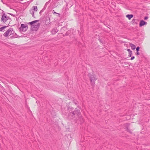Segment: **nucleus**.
Returning <instances> with one entry per match:
<instances>
[{"label": "nucleus", "mask_w": 150, "mask_h": 150, "mask_svg": "<svg viewBox=\"0 0 150 150\" xmlns=\"http://www.w3.org/2000/svg\"><path fill=\"white\" fill-rule=\"evenodd\" d=\"M38 21L37 20H35L30 22L28 24L31 25V29L33 31H36L40 26L39 23L36 24L35 23Z\"/></svg>", "instance_id": "obj_1"}, {"label": "nucleus", "mask_w": 150, "mask_h": 150, "mask_svg": "<svg viewBox=\"0 0 150 150\" xmlns=\"http://www.w3.org/2000/svg\"><path fill=\"white\" fill-rule=\"evenodd\" d=\"M28 28V25L27 24H22L19 28L20 31L21 32H25Z\"/></svg>", "instance_id": "obj_2"}, {"label": "nucleus", "mask_w": 150, "mask_h": 150, "mask_svg": "<svg viewBox=\"0 0 150 150\" xmlns=\"http://www.w3.org/2000/svg\"><path fill=\"white\" fill-rule=\"evenodd\" d=\"M13 30L12 28H10L4 33L3 35L4 37H6L8 36L9 34L11 35L12 34H13Z\"/></svg>", "instance_id": "obj_3"}, {"label": "nucleus", "mask_w": 150, "mask_h": 150, "mask_svg": "<svg viewBox=\"0 0 150 150\" xmlns=\"http://www.w3.org/2000/svg\"><path fill=\"white\" fill-rule=\"evenodd\" d=\"M38 10V8L37 6H33L32 8L30 10V13L32 15V16L33 17H35L34 16V13L35 11H37Z\"/></svg>", "instance_id": "obj_4"}, {"label": "nucleus", "mask_w": 150, "mask_h": 150, "mask_svg": "<svg viewBox=\"0 0 150 150\" xmlns=\"http://www.w3.org/2000/svg\"><path fill=\"white\" fill-rule=\"evenodd\" d=\"M1 21L5 23L8 20L7 17L5 13L3 14L1 17Z\"/></svg>", "instance_id": "obj_5"}, {"label": "nucleus", "mask_w": 150, "mask_h": 150, "mask_svg": "<svg viewBox=\"0 0 150 150\" xmlns=\"http://www.w3.org/2000/svg\"><path fill=\"white\" fill-rule=\"evenodd\" d=\"M90 79L91 81L93 83L94 82V81L96 80V78L95 75H91L90 76Z\"/></svg>", "instance_id": "obj_6"}, {"label": "nucleus", "mask_w": 150, "mask_h": 150, "mask_svg": "<svg viewBox=\"0 0 150 150\" xmlns=\"http://www.w3.org/2000/svg\"><path fill=\"white\" fill-rule=\"evenodd\" d=\"M147 24V22L144 21L142 20H141L140 21V22L139 23V26L141 27L142 26L146 25Z\"/></svg>", "instance_id": "obj_7"}, {"label": "nucleus", "mask_w": 150, "mask_h": 150, "mask_svg": "<svg viewBox=\"0 0 150 150\" xmlns=\"http://www.w3.org/2000/svg\"><path fill=\"white\" fill-rule=\"evenodd\" d=\"M72 113H73V112H70L69 114V117L71 119H73L75 117V113H74V115H73L72 114H71Z\"/></svg>", "instance_id": "obj_8"}, {"label": "nucleus", "mask_w": 150, "mask_h": 150, "mask_svg": "<svg viewBox=\"0 0 150 150\" xmlns=\"http://www.w3.org/2000/svg\"><path fill=\"white\" fill-rule=\"evenodd\" d=\"M74 113H75V115L76 114L79 115L80 114V111L79 110H75L73 112V113L71 114L74 115Z\"/></svg>", "instance_id": "obj_9"}, {"label": "nucleus", "mask_w": 150, "mask_h": 150, "mask_svg": "<svg viewBox=\"0 0 150 150\" xmlns=\"http://www.w3.org/2000/svg\"><path fill=\"white\" fill-rule=\"evenodd\" d=\"M133 16L132 14H128L126 16V17L129 20H130Z\"/></svg>", "instance_id": "obj_10"}, {"label": "nucleus", "mask_w": 150, "mask_h": 150, "mask_svg": "<svg viewBox=\"0 0 150 150\" xmlns=\"http://www.w3.org/2000/svg\"><path fill=\"white\" fill-rule=\"evenodd\" d=\"M130 45L131 47V48L132 50H134L136 48V46L135 45L132 43L130 44Z\"/></svg>", "instance_id": "obj_11"}, {"label": "nucleus", "mask_w": 150, "mask_h": 150, "mask_svg": "<svg viewBox=\"0 0 150 150\" xmlns=\"http://www.w3.org/2000/svg\"><path fill=\"white\" fill-rule=\"evenodd\" d=\"M6 26H3L0 28V31H2L4 30L5 28H6Z\"/></svg>", "instance_id": "obj_12"}, {"label": "nucleus", "mask_w": 150, "mask_h": 150, "mask_svg": "<svg viewBox=\"0 0 150 150\" xmlns=\"http://www.w3.org/2000/svg\"><path fill=\"white\" fill-rule=\"evenodd\" d=\"M137 19H133L132 20V21L133 23H134L137 24Z\"/></svg>", "instance_id": "obj_13"}, {"label": "nucleus", "mask_w": 150, "mask_h": 150, "mask_svg": "<svg viewBox=\"0 0 150 150\" xmlns=\"http://www.w3.org/2000/svg\"><path fill=\"white\" fill-rule=\"evenodd\" d=\"M139 47H137V48H136V50H137V51H139Z\"/></svg>", "instance_id": "obj_14"}, {"label": "nucleus", "mask_w": 150, "mask_h": 150, "mask_svg": "<svg viewBox=\"0 0 150 150\" xmlns=\"http://www.w3.org/2000/svg\"><path fill=\"white\" fill-rule=\"evenodd\" d=\"M127 130L130 133H131V132L130 130H129V129H128V127H127Z\"/></svg>", "instance_id": "obj_15"}, {"label": "nucleus", "mask_w": 150, "mask_h": 150, "mask_svg": "<svg viewBox=\"0 0 150 150\" xmlns=\"http://www.w3.org/2000/svg\"><path fill=\"white\" fill-rule=\"evenodd\" d=\"M52 13L53 14H55V13H56V14H59H59L58 13H57L56 12H55L54 11V10H53V11H52Z\"/></svg>", "instance_id": "obj_16"}, {"label": "nucleus", "mask_w": 150, "mask_h": 150, "mask_svg": "<svg viewBox=\"0 0 150 150\" xmlns=\"http://www.w3.org/2000/svg\"><path fill=\"white\" fill-rule=\"evenodd\" d=\"M129 56L130 57H131V55L132 54V52H129Z\"/></svg>", "instance_id": "obj_17"}, {"label": "nucleus", "mask_w": 150, "mask_h": 150, "mask_svg": "<svg viewBox=\"0 0 150 150\" xmlns=\"http://www.w3.org/2000/svg\"><path fill=\"white\" fill-rule=\"evenodd\" d=\"M134 56H133V57H132L131 58V60H133L134 59Z\"/></svg>", "instance_id": "obj_18"}, {"label": "nucleus", "mask_w": 150, "mask_h": 150, "mask_svg": "<svg viewBox=\"0 0 150 150\" xmlns=\"http://www.w3.org/2000/svg\"><path fill=\"white\" fill-rule=\"evenodd\" d=\"M136 54H137V55H139V54H140V53H139V51H137V52Z\"/></svg>", "instance_id": "obj_19"}, {"label": "nucleus", "mask_w": 150, "mask_h": 150, "mask_svg": "<svg viewBox=\"0 0 150 150\" xmlns=\"http://www.w3.org/2000/svg\"><path fill=\"white\" fill-rule=\"evenodd\" d=\"M148 18V17L147 16H146L144 18V19L146 20Z\"/></svg>", "instance_id": "obj_20"}, {"label": "nucleus", "mask_w": 150, "mask_h": 150, "mask_svg": "<svg viewBox=\"0 0 150 150\" xmlns=\"http://www.w3.org/2000/svg\"><path fill=\"white\" fill-rule=\"evenodd\" d=\"M100 41L102 43H103V42H104L103 41V40H101L100 39Z\"/></svg>", "instance_id": "obj_21"}, {"label": "nucleus", "mask_w": 150, "mask_h": 150, "mask_svg": "<svg viewBox=\"0 0 150 150\" xmlns=\"http://www.w3.org/2000/svg\"><path fill=\"white\" fill-rule=\"evenodd\" d=\"M127 50L129 52H132V51L129 49H128Z\"/></svg>", "instance_id": "obj_22"}, {"label": "nucleus", "mask_w": 150, "mask_h": 150, "mask_svg": "<svg viewBox=\"0 0 150 150\" xmlns=\"http://www.w3.org/2000/svg\"><path fill=\"white\" fill-rule=\"evenodd\" d=\"M72 109V108L71 107H69L68 108V110H69V109Z\"/></svg>", "instance_id": "obj_23"}, {"label": "nucleus", "mask_w": 150, "mask_h": 150, "mask_svg": "<svg viewBox=\"0 0 150 150\" xmlns=\"http://www.w3.org/2000/svg\"><path fill=\"white\" fill-rule=\"evenodd\" d=\"M1 1L2 2H3V0H1Z\"/></svg>", "instance_id": "obj_24"}, {"label": "nucleus", "mask_w": 150, "mask_h": 150, "mask_svg": "<svg viewBox=\"0 0 150 150\" xmlns=\"http://www.w3.org/2000/svg\"><path fill=\"white\" fill-rule=\"evenodd\" d=\"M46 4H47V3H46V4H45V6L46 5Z\"/></svg>", "instance_id": "obj_25"}]
</instances>
